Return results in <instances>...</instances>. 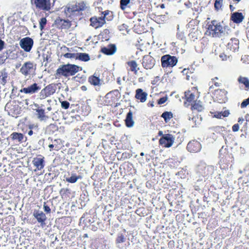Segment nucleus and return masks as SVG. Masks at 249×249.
<instances>
[{
    "label": "nucleus",
    "mask_w": 249,
    "mask_h": 249,
    "mask_svg": "<svg viewBox=\"0 0 249 249\" xmlns=\"http://www.w3.org/2000/svg\"><path fill=\"white\" fill-rule=\"evenodd\" d=\"M33 43V40L29 37L21 39L19 42L20 47L26 52H29L31 51Z\"/></svg>",
    "instance_id": "nucleus-10"
},
{
    "label": "nucleus",
    "mask_w": 249,
    "mask_h": 249,
    "mask_svg": "<svg viewBox=\"0 0 249 249\" xmlns=\"http://www.w3.org/2000/svg\"><path fill=\"white\" fill-rule=\"evenodd\" d=\"M175 140L174 137L170 134L162 135L159 140L160 145L166 148L170 147L173 144Z\"/></svg>",
    "instance_id": "nucleus-8"
},
{
    "label": "nucleus",
    "mask_w": 249,
    "mask_h": 249,
    "mask_svg": "<svg viewBox=\"0 0 249 249\" xmlns=\"http://www.w3.org/2000/svg\"><path fill=\"white\" fill-rule=\"evenodd\" d=\"M238 82L239 84L244 85V89L246 90H249V80L247 77L240 76L238 78Z\"/></svg>",
    "instance_id": "nucleus-30"
},
{
    "label": "nucleus",
    "mask_w": 249,
    "mask_h": 249,
    "mask_svg": "<svg viewBox=\"0 0 249 249\" xmlns=\"http://www.w3.org/2000/svg\"><path fill=\"white\" fill-rule=\"evenodd\" d=\"M61 107L65 109H68L70 106V103L67 101L61 102Z\"/></svg>",
    "instance_id": "nucleus-45"
},
{
    "label": "nucleus",
    "mask_w": 249,
    "mask_h": 249,
    "mask_svg": "<svg viewBox=\"0 0 249 249\" xmlns=\"http://www.w3.org/2000/svg\"><path fill=\"white\" fill-rule=\"evenodd\" d=\"M81 70L82 68L74 64L62 65L57 69L55 75L56 77L63 76L67 78L70 76L75 75L79 71Z\"/></svg>",
    "instance_id": "nucleus-2"
},
{
    "label": "nucleus",
    "mask_w": 249,
    "mask_h": 249,
    "mask_svg": "<svg viewBox=\"0 0 249 249\" xmlns=\"http://www.w3.org/2000/svg\"><path fill=\"white\" fill-rule=\"evenodd\" d=\"M10 138L13 141H16L19 143L24 142V139H26L23 134L18 132H13L10 135Z\"/></svg>",
    "instance_id": "nucleus-24"
},
{
    "label": "nucleus",
    "mask_w": 249,
    "mask_h": 249,
    "mask_svg": "<svg viewBox=\"0 0 249 249\" xmlns=\"http://www.w3.org/2000/svg\"><path fill=\"white\" fill-rule=\"evenodd\" d=\"M105 19L106 18L103 16L97 18V21H98V26L99 27L102 26L106 23Z\"/></svg>",
    "instance_id": "nucleus-42"
},
{
    "label": "nucleus",
    "mask_w": 249,
    "mask_h": 249,
    "mask_svg": "<svg viewBox=\"0 0 249 249\" xmlns=\"http://www.w3.org/2000/svg\"><path fill=\"white\" fill-rule=\"evenodd\" d=\"M244 19V16L242 13L237 12H234L231 14L230 19L236 24L241 23Z\"/></svg>",
    "instance_id": "nucleus-18"
},
{
    "label": "nucleus",
    "mask_w": 249,
    "mask_h": 249,
    "mask_svg": "<svg viewBox=\"0 0 249 249\" xmlns=\"http://www.w3.org/2000/svg\"><path fill=\"white\" fill-rule=\"evenodd\" d=\"M149 53V54H150ZM156 60L150 54L145 55L143 56L142 61V65L143 67L146 70H150L152 69L155 65Z\"/></svg>",
    "instance_id": "nucleus-9"
},
{
    "label": "nucleus",
    "mask_w": 249,
    "mask_h": 249,
    "mask_svg": "<svg viewBox=\"0 0 249 249\" xmlns=\"http://www.w3.org/2000/svg\"><path fill=\"white\" fill-rule=\"evenodd\" d=\"M227 91L224 89H217L215 90L214 96L216 101L219 103L225 102L227 100Z\"/></svg>",
    "instance_id": "nucleus-13"
},
{
    "label": "nucleus",
    "mask_w": 249,
    "mask_h": 249,
    "mask_svg": "<svg viewBox=\"0 0 249 249\" xmlns=\"http://www.w3.org/2000/svg\"><path fill=\"white\" fill-rule=\"evenodd\" d=\"M191 106V109L192 111L196 110L198 112L202 111L204 107L202 105V102L198 100L194 102L193 103L190 105Z\"/></svg>",
    "instance_id": "nucleus-23"
},
{
    "label": "nucleus",
    "mask_w": 249,
    "mask_h": 249,
    "mask_svg": "<svg viewBox=\"0 0 249 249\" xmlns=\"http://www.w3.org/2000/svg\"><path fill=\"white\" fill-rule=\"evenodd\" d=\"M154 101H149V102L147 104V106L149 107H153L154 106Z\"/></svg>",
    "instance_id": "nucleus-58"
},
{
    "label": "nucleus",
    "mask_w": 249,
    "mask_h": 249,
    "mask_svg": "<svg viewBox=\"0 0 249 249\" xmlns=\"http://www.w3.org/2000/svg\"><path fill=\"white\" fill-rule=\"evenodd\" d=\"M227 158H230V155L228 153H227L226 155L224 157H221L220 159L221 162H225L226 164H229V160H227Z\"/></svg>",
    "instance_id": "nucleus-43"
},
{
    "label": "nucleus",
    "mask_w": 249,
    "mask_h": 249,
    "mask_svg": "<svg viewBox=\"0 0 249 249\" xmlns=\"http://www.w3.org/2000/svg\"><path fill=\"white\" fill-rule=\"evenodd\" d=\"M184 96V104L187 107L197 100L195 92H193L190 90L185 92Z\"/></svg>",
    "instance_id": "nucleus-11"
},
{
    "label": "nucleus",
    "mask_w": 249,
    "mask_h": 249,
    "mask_svg": "<svg viewBox=\"0 0 249 249\" xmlns=\"http://www.w3.org/2000/svg\"><path fill=\"white\" fill-rule=\"evenodd\" d=\"M76 59L87 62L89 60L90 57L89 55L86 53H76Z\"/></svg>",
    "instance_id": "nucleus-34"
},
{
    "label": "nucleus",
    "mask_w": 249,
    "mask_h": 249,
    "mask_svg": "<svg viewBox=\"0 0 249 249\" xmlns=\"http://www.w3.org/2000/svg\"><path fill=\"white\" fill-rule=\"evenodd\" d=\"M219 56L221 58V59L223 61L226 60L227 59V58L229 57V56H227L224 53L220 54Z\"/></svg>",
    "instance_id": "nucleus-54"
},
{
    "label": "nucleus",
    "mask_w": 249,
    "mask_h": 249,
    "mask_svg": "<svg viewBox=\"0 0 249 249\" xmlns=\"http://www.w3.org/2000/svg\"><path fill=\"white\" fill-rule=\"evenodd\" d=\"M71 50H72V48H67L66 47H64V48L63 49V50L64 51L71 52Z\"/></svg>",
    "instance_id": "nucleus-59"
},
{
    "label": "nucleus",
    "mask_w": 249,
    "mask_h": 249,
    "mask_svg": "<svg viewBox=\"0 0 249 249\" xmlns=\"http://www.w3.org/2000/svg\"><path fill=\"white\" fill-rule=\"evenodd\" d=\"M60 24L62 29H67L71 27V22L68 20L60 19Z\"/></svg>",
    "instance_id": "nucleus-37"
},
{
    "label": "nucleus",
    "mask_w": 249,
    "mask_h": 249,
    "mask_svg": "<svg viewBox=\"0 0 249 249\" xmlns=\"http://www.w3.org/2000/svg\"><path fill=\"white\" fill-rule=\"evenodd\" d=\"M12 53V51H11L10 50H9L1 54L0 55V64H3L5 62L6 60L9 57L10 54Z\"/></svg>",
    "instance_id": "nucleus-32"
},
{
    "label": "nucleus",
    "mask_w": 249,
    "mask_h": 249,
    "mask_svg": "<svg viewBox=\"0 0 249 249\" xmlns=\"http://www.w3.org/2000/svg\"><path fill=\"white\" fill-rule=\"evenodd\" d=\"M81 90H82L83 91H86L87 90V88L86 86H82L81 87Z\"/></svg>",
    "instance_id": "nucleus-60"
},
{
    "label": "nucleus",
    "mask_w": 249,
    "mask_h": 249,
    "mask_svg": "<svg viewBox=\"0 0 249 249\" xmlns=\"http://www.w3.org/2000/svg\"><path fill=\"white\" fill-rule=\"evenodd\" d=\"M5 42L4 41L0 39V51H1L4 47Z\"/></svg>",
    "instance_id": "nucleus-56"
},
{
    "label": "nucleus",
    "mask_w": 249,
    "mask_h": 249,
    "mask_svg": "<svg viewBox=\"0 0 249 249\" xmlns=\"http://www.w3.org/2000/svg\"><path fill=\"white\" fill-rule=\"evenodd\" d=\"M49 127L53 130H58V126L55 124H51L49 125Z\"/></svg>",
    "instance_id": "nucleus-53"
},
{
    "label": "nucleus",
    "mask_w": 249,
    "mask_h": 249,
    "mask_svg": "<svg viewBox=\"0 0 249 249\" xmlns=\"http://www.w3.org/2000/svg\"><path fill=\"white\" fill-rule=\"evenodd\" d=\"M33 216L36 219L37 222L40 223L41 226H43L45 225V222L47 219V217L42 211L35 210L33 213Z\"/></svg>",
    "instance_id": "nucleus-14"
},
{
    "label": "nucleus",
    "mask_w": 249,
    "mask_h": 249,
    "mask_svg": "<svg viewBox=\"0 0 249 249\" xmlns=\"http://www.w3.org/2000/svg\"><path fill=\"white\" fill-rule=\"evenodd\" d=\"M86 8V4L84 2L75 3L74 4L69 5L65 10V12L67 15L70 13L69 16L75 12H80L84 11Z\"/></svg>",
    "instance_id": "nucleus-5"
},
{
    "label": "nucleus",
    "mask_w": 249,
    "mask_h": 249,
    "mask_svg": "<svg viewBox=\"0 0 249 249\" xmlns=\"http://www.w3.org/2000/svg\"><path fill=\"white\" fill-rule=\"evenodd\" d=\"M201 148L200 143L196 140L190 141L187 145V149L191 153H196L199 152Z\"/></svg>",
    "instance_id": "nucleus-12"
},
{
    "label": "nucleus",
    "mask_w": 249,
    "mask_h": 249,
    "mask_svg": "<svg viewBox=\"0 0 249 249\" xmlns=\"http://www.w3.org/2000/svg\"><path fill=\"white\" fill-rule=\"evenodd\" d=\"M239 126L238 124H234L232 126V130L233 132H237L239 130Z\"/></svg>",
    "instance_id": "nucleus-51"
},
{
    "label": "nucleus",
    "mask_w": 249,
    "mask_h": 249,
    "mask_svg": "<svg viewBox=\"0 0 249 249\" xmlns=\"http://www.w3.org/2000/svg\"><path fill=\"white\" fill-rule=\"evenodd\" d=\"M161 117L164 119L166 123H167L173 117V114L171 111H165L161 114Z\"/></svg>",
    "instance_id": "nucleus-36"
},
{
    "label": "nucleus",
    "mask_w": 249,
    "mask_h": 249,
    "mask_svg": "<svg viewBox=\"0 0 249 249\" xmlns=\"http://www.w3.org/2000/svg\"><path fill=\"white\" fill-rule=\"evenodd\" d=\"M116 51V48L115 45H110L107 47H104L101 49V52L107 55H112Z\"/></svg>",
    "instance_id": "nucleus-25"
},
{
    "label": "nucleus",
    "mask_w": 249,
    "mask_h": 249,
    "mask_svg": "<svg viewBox=\"0 0 249 249\" xmlns=\"http://www.w3.org/2000/svg\"><path fill=\"white\" fill-rule=\"evenodd\" d=\"M109 11L108 10L102 12V14H103V17H104L107 20H109V19H108V18L107 17V15L109 14Z\"/></svg>",
    "instance_id": "nucleus-55"
},
{
    "label": "nucleus",
    "mask_w": 249,
    "mask_h": 249,
    "mask_svg": "<svg viewBox=\"0 0 249 249\" xmlns=\"http://www.w3.org/2000/svg\"><path fill=\"white\" fill-rule=\"evenodd\" d=\"M178 59L176 56L165 54L161 57V65L163 68H172L176 65Z\"/></svg>",
    "instance_id": "nucleus-3"
},
{
    "label": "nucleus",
    "mask_w": 249,
    "mask_h": 249,
    "mask_svg": "<svg viewBox=\"0 0 249 249\" xmlns=\"http://www.w3.org/2000/svg\"><path fill=\"white\" fill-rule=\"evenodd\" d=\"M244 120V119H243V118H238V122L239 123H240V124H241V123H242L243 122Z\"/></svg>",
    "instance_id": "nucleus-61"
},
{
    "label": "nucleus",
    "mask_w": 249,
    "mask_h": 249,
    "mask_svg": "<svg viewBox=\"0 0 249 249\" xmlns=\"http://www.w3.org/2000/svg\"><path fill=\"white\" fill-rule=\"evenodd\" d=\"M55 1L53 0V2ZM32 3L35 5L36 8L43 11H48L51 8L50 0H32Z\"/></svg>",
    "instance_id": "nucleus-7"
},
{
    "label": "nucleus",
    "mask_w": 249,
    "mask_h": 249,
    "mask_svg": "<svg viewBox=\"0 0 249 249\" xmlns=\"http://www.w3.org/2000/svg\"><path fill=\"white\" fill-rule=\"evenodd\" d=\"M36 117L40 121L45 122L49 118L48 116L46 115L44 109L38 108L36 109Z\"/></svg>",
    "instance_id": "nucleus-21"
},
{
    "label": "nucleus",
    "mask_w": 249,
    "mask_h": 249,
    "mask_svg": "<svg viewBox=\"0 0 249 249\" xmlns=\"http://www.w3.org/2000/svg\"><path fill=\"white\" fill-rule=\"evenodd\" d=\"M120 97V94L118 90L110 91L105 96V103L107 106H112Z\"/></svg>",
    "instance_id": "nucleus-6"
},
{
    "label": "nucleus",
    "mask_w": 249,
    "mask_h": 249,
    "mask_svg": "<svg viewBox=\"0 0 249 249\" xmlns=\"http://www.w3.org/2000/svg\"><path fill=\"white\" fill-rule=\"evenodd\" d=\"M207 26L206 33L213 37H219L230 30L229 26L224 24L223 21L219 22L215 19L208 22Z\"/></svg>",
    "instance_id": "nucleus-1"
},
{
    "label": "nucleus",
    "mask_w": 249,
    "mask_h": 249,
    "mask_svg": "<svg viewBox=\"0 0 249 249\" xmlns=\"http://www.w3.org/2000/svg\"><path fill=\"white\" fill-rule=\"evenodd\" d=\"M39 28H40V29L41 30H42L45 25L46 24V23H47V20H46V18H42L39 21Z\"/></svg>",
    "instance_id": "nucleus-40"
},
{
    "label": "nucleus",
    "mask_w": 249,
    "mask_h": 249,
    "mask_svg": "<svg viewBox=\"0 0 249 249\" xmlns=\"http://www.w3.org/2000/svg\"><path fill=\"white\" fill-rule=\"evenodd\" d=\"M40 96L41 98H45L46 97L49 96V95H48V93L45 91V89H43L40 92Z\"/></svg>",
    "instance_id": "nucleus-47"
},
{
    "label": "nucleus",
    "mask_w": 249,
    "mask_h": 249,
    "mask_svg": "<svg viewBox=\"0 0 249 249\" xmlns=\"http://www.w3.org/2000/svg\"><path fill=\"white\" fill-rule=\"evenodd\" d=\"M185 5L187 7H191V6L192 5V4L190 2L188 1L187 3H185Z\"/></svg>",
    "instance_id": "nucleus-62"
},
{
    "label": "nucleus",
    "mask_w": 249,
    "mask_h": 249,
    "mask_svg": "<svg viewBox=\"0 0 249 249\" xmlns=\"http://www.w3.org/2000/svg\"><path fill=\"white\" fill-rule=\"evenodd\" d=\"M8 80V73L6 69H3L0 71V83L2 85H5Z\"/></svg>",
    "instance_id": "nucleus-28"
},
{
    "label": "nucleus",
    "mask_w": 249,
    "mask_h": 249,
    "mask_svg": "<svg viewBox=\"0 0 249 249\" xmlns=\"http://www.w3.org/2000/svg\"><path fill=\"white\" fill-rule=\"evenodd\" d=\"M201 35V32L198 30V27H194L191 29L188 36L190 39L193 41H195L198 38L200 37Z\"/></svg>",
    "instance_id": "nucleus-20"
},
{
    "label": "nucleus",
    "mask_w": 249,
    "mask_h": 249,
    "mask_svg": "<svg viewBox=\"0 0 249 249\" xmlns=\"http://www.w3.org/2000/svg\"><path fill=\"white\" fill-rule=\"evenodd\" d=\"M223 0H215L214 3V9L216 11L222 9L223 6Z\"/></svg>",
    "instance_id": "nucleus-38"
},
{
    "label": "nucleus",
    "mask_w": 249,
    "mask_h": 249,
    "mask_svg": "<svg viewBox=\"0 0 249 249\" xmlns=\"http://www.w3.org/2000/svg\"><path fill=\"white\" fill-rule=\"evenodd\" d=\"M89 82L92 85L100 86L101 85V79L95 72L93 75L89 77Z\"/></svg>",
    "instance_id": "nucleus-26"
},
{
    "label": "nucleus",
    "mask_w": 249,
    "mask_h": 249,
    "mask_svg": "<svg viewBox=\"0 0 249 249\" xmlns=\"http://www.w3.org/2000/svg\"><path fill=\"white\" fill-rule=\"evenodd\" d=\"M213 117L221 119L222 117H227L230 115V111L228 110H225L222 112L216 111L213 113Z\"/></svg>",
    "instance_id": "nucleus-33"
},
{
    "label": "nucleus",
    "mask_w": 249,
    "mask_h": 249,
    "mask_svg": "<svg viewBox=\"0 0 249 249\" xmlns=\"http://www.w3.org/2000/svg\"><path fill=\"white\" fill-rule=\"evenodd\" d=\"M43 209H44V211L46 213H51V209L50 208L49 206H48V205H47L46 204V202L44 203Z\"/></svg>",
    "instance_id": "nucleus-49"
},
{
    "label": "nucleus",
    "mask_w": 249,
    "mask_h": 249,
    "mask_svg": "<svg viewBox=\"0 0 249 249\" xmlns=\"http://www.w3.org/2000/svg\"><path fill=\"white\" fill-rule=\"evenodd\" d=\"M128 70L136 74L139 68L138 67V64L134 60L128 61L127 63Z\"/></svg>",
    "instance_id": "nucleus-27"
},
{
    "label": "nucleus",
    "mask_w": 249,
    "mask_h": 249,
    "mask_svg": "<svg viewBox=\"0 0 249 249\" xmlns=\"http://www.w3.org/2000/svg\"><path fill=\"white\" fill-rule=\"evenodd\" d=\"M40 88L37 85V84L34 83L27 88H24L20 90V92H24L26 94H32L37 92Z\"/></svg>",
    "instance_id": "nucleus-15"
},
{
    "label": "nucleus",
    "mask_w": 249,
    "mask_h": 249,
    "mask_svg": "<svg viewBox=\"0 0 249 249\" xmlns=\"http://www.w3.org/2000/svg\"><path fill=\"white\" fill-rule=\"evenodd\" d=\"M249 105V97L248 98L244 100L241 104V107L242 108H245Z\"/></svg>",
    "instance_id": "nucleus-46"
},
{
    "label": "nucleus",
    "mask_w": 249,
    "mask_h": 249,
    "mask_svg": "<svg viewBox=\"0 0 249 249\" xmlns=\"http://www.w3.org/2000/svg\"><path fill=\"white\" fill-rule=\"evenodd\" d=\"M194 71L195 69L192 67L184 69L182 71V73L183 75H185V79L187 80H190L193 79L194 77Z\"/></svg>",
    "instance_id": "nucleus-22"
},
{
    "label": "nucleus",
    "mask_w": 249,
    "mask_h": 249,
    "mask_svg": "<svg viewBox=\"0 0 249 249\" xmlns=\"http://www.w3.org/2000/svg\"><path fill=\"white\" fill-rule=\"evenodd\" d=\"M218 79V78L217 77H215L214 78L212 79L213 83V84L215 87H219L221 85V83L220 82H215V80H217Z\"/></svg>",
    "instance_id": "nucleus-52"
},
{
    "label": "nucleus",
    "mask_w": 249,
    "mask_h": 249,
    "mask_svg": "<svg viewBox=\"0 0 249 249\" xmlns=\"http://www.w3.org/2000/svg\"><path fill=\"white\" fill-rule=\"evenodd\" d=\"M91 25L94 27L95 28H99L98 21H97V18H90Z\"/></svg>",
    "instance_id": "nucleus-41"
},
{
    "label": "nucleus",
    "mask_w": 249,
    "mask_h": 249,
    "mask_svg": "<svg viewBox=\"0 0 249 249\" xmlns=\"http://www.w3.org/2000/svg\"><path fill=\"white\" fill-rule=\"evenodd\" d=\"M28 135H29V136H31V135H33V131L32 130H30L28 132Z\"/></svg>",
    "instance_id": "nucleus-63"
},
{
    "label": "nucleus",
    "mask_w": 249,
    "mask_h": 249,
    "mask_svg": "<svg viewBox=\"0 0 249 249\" xmlns=\"http://www.w3.org/2000/svg\"><path fill=\"white\" fill-rule=\"evenodd\" d=\"M132 112L131 111L127 114L125 118V125L128 127H132L134 125V122L132 119Z\"/></svg>",
    "instance_id": "nucleus-31"
},
{
    "label": "nucleus",
    "mask_w": 249,
    "mask_h": 249,
    "mask_svg": "<svg viewBox=\"0 0 249 249\" xmlns=\"http://www.w3.org/2000/svg\"><path fill=\"white\" fill-rule=\"evenodd\" d=\"M81 178L80 176H77L76 174H71V176L70 177H68L66 178V181L74 183L77 182L79 178Z\"/></svg>",
    "instance_id": "nucleus-35"
},
{
    "label": "nucleus",
    "mask_w": 249,
    "mask_h": 249,
    "mask_svg": "<svg viewBox=\"0 0 249 249\" xmlns=\"http://www.w3.org/2000/svg\"><path fill=\"white\" fill-rule=\"evenodd\" d=\"M36 69V65L31 61H28L23 64L20 69V72L25 76L31 77L34 74Z\"/></svg>",
    "instance_id": "nucleus-4"
},
{
    "label": "nucleus",
    "mask_w": 249,
    "mask_h": 249,
    "mask_svg": "<svg viewBox=\"0 0 249 249\" xmlns=\"http://www.w3.org/2000/svg\"><path fill=\"white\" fill-rule=\"evenodd\" d=\"M44 89L49 96L53 94L55 91L54 87L52 85L47 86Z\"/></svg>",
    "instance_id": "nucleus-39"
},
{
    "label": "nucleus",
    "mask_w": 249,
    "mask_h": 249,
    "mask_svg": "<svg viewBox=\"0 0 249 249\" xmlns=\"http://www.w3.org/2000/svg\"><path fill=\"white\" fill-rule=\"evenodd\" d=\"M147 97V93L143 91L142 89H138L136 90L135 95V98L141 103H144L146 101Z\"/></svg>",
    "instance_id": "nucleus-16"
},
{
    "label": "nucleus",
    "mask_w": 249,
    "mask_h": 249,
    "mask_svg": "<svg viewBox=\"0 0 249 249\" xmlns=\"http://www.w3.org/2000/svg\"><path fill=\"white\" fill-rule=\"evenodd\" d=\"M227 49L235 52L239 49V40L236 38H232L228 43L227 45Z\"/></svg>",
    "instance_id": "nucleus-17"
},
{
    "label": "nucleus",
    "mask_w": 249,
    "mask_h": 249,
    "mask_svg": "<svg viewBox=\"0 0 249 249\" xmlns=\"http://www.w3.org/2000/svg\"><path fill=\"white\" fill-rule=\"evenodd\" d=\"M167 100V97L165 96V97H161V98H160V99H159L158 100V104L159 105L163 104L164 103H165Z\"/></svg>",
    "instance_id": "nucleus-48"
},
{
    "label": "nucleus",
    "mask_w": 249,
    "mask_h": 249,
    "mask_svg": "<svg viewBox=\"0 0 249 249\" xmlns=\"http://www.w3.org/2000/svg\"><path fill=\"white\" fill-rule=\"evenodd\" d=\"M44 157L39 155L37 157L34 159L33 163L38 170L42 169L44 167Z\"/></svg>",
    "instance_id": "nucleus-19"
},
{
    "label": "nucleus",
    "mask_w": 249,
    "mask_h": 249,
    "mask_svg": "<svg viewBox=\"0 0 249 249\" xmlns=\"http://www.w3.org/2000/svg\"><path fill=\"white\" fill-rule=\"evenodd\" d=\"M245 118L246 121L245 126L246 128H247L249 125V114H247L245 116Z\"/></svg>",
    "instance_id": "nucleus-50"
},
{
    "label": "nucleus",
    "mask_w": 249,
    "mask_h": 249,
    "mask_svg": "<svg viewBox=\"0 0 249 249\" xmlns=\"http://www.w3.org/2000/svg\"><path fill=\"white\" fill-rule=\"evenodd\" d=\"M65 58H75L76 59V53H68L64 54Z\"/></svg>",
    "instance_id": "nucleus-44"
},
{
    "label": "nucleus",
    "mask_w": 249,
    "mask_h": 249,
    "mask_svg": "<svg viewBox=\"0 0 249 249\" xmlns=\"http://www.w3.org/2000/svg\"><path fill=\"white\" fill-rule=\"evenodd\" d=\"M120 6L122 10H124V0H121Z\"/></svg>",
    "instance_id": "nucleus-57"
},
{
    "label": "nucleus",
    "mask_w": 249,
    "mask_h": 249,
    "mask_svg": "<svg viewBox=\"0 0 249 249\" xmlns=\"http://www.w3.org/2000/svg\"><path fill=\"white\" fill-rule=\"evenodd\" d=\"M124 233L120 232L118 233V236L116 239V243L117 247L120 249H123L124 247Z\"/></svg>",
    "instance_id": "nucleus-29"
},
{
    "label": "nucleus",
    "mask_w": 249,
    "mask_h": 249,
    "mask_svg": "<svg viewBox=\"0 0 249 249\" xmlns=\"http://www.w3.org/2000/svg\"><path fill=\"white\" fill-rule=\"evenodd\" d=\"M123 112H124V109H123V108H120V110H119L120 114H122V113H123Z\"/></svg>",
    "instance_id": "nucleus-64"
}]
</instances>
